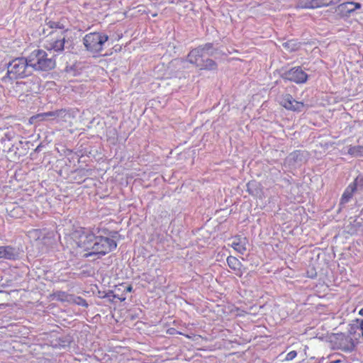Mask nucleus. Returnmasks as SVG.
<instances>
[{
    "label": "nucleus",
    "instance_id": "1",
    "mask_svg": "<svg viewBox=\"0 0 363 363\" xmlns=\"http://www.w3.org/2000/svg\"><path fill=\"white\" fill-rule=\"evenodd\" d=\"M72 238L77 245L87 251L84 257L97 255L98 258L104 256L117 247V243L113 239L101 235H96L90 228H79L72 233Z\"/></svg>",
    "mask_w": 363,
    "mask_h": 363
},
{
    "label": "nucleus",
    "instance_id": "2",
    "mask_svg": "<svg viewBox=\"0 0 363 363\" xmlns=\"http://www.w3.org/2000/svg\"><path fill=\"white\" fill-rule=\"evenodd\" d=\"M32 74L31 68L27 57H17L7 65V72L2 78L6 82L18 78H24Z\"/></svg>",
    "mask_w": 363,
    "mask_h": 363
},
{
    "label": "nucleus",
    "instance_id": "3",
    "mask_svg": "<svg viewBox=\"0 0 363 363\" xmlns=\"http://www.w3.org/2000/svg\"><path fill=\"white\" fill-rule=\"evenodd\" d=\"M27 58L32 72L33 70L47 72L55 67V60L53 57H50L43 50H34Z\"/></svg>",
    "mask_w": 363,
    "mask_h": 363
},
{
    "label": "nucleus",
    "instance_id": "4",
    "mask_svg": "<svg viewBox=\"0 0 363 363\" xmlns=\"http://www.w3.org/2000/svg\"><path fill=\"white\" fill-rule=\"evenodd\" d=\"M108 40V36L102 33L94 32L86 34L83 38V43L86 50L91 52H99L104 45Z\"/></svg>",
    "mask_w": 363,
    "mask_h": 363
},
{
    "label": "nucleus",
    "instance_id": "5",
    "mask_svg": "<svg viewBox=\"0 0 363 363\" xmlns=\"http://www.w3.org/2000/svg\"><path fill=\"white\" fill-rule=\"evenodd\" d=\"M73 117V114L70 110L62 108L55 110L53 111H48L45 113H43L40 114H38L35 116H33L30 119H39L40 121L45 120L47 118L51 119H57L61 121H67L69 118Z\"/></svg>",
    "mask_w": 363,
    "mask_h": 363
},
{
    "label": "nucleus",
    "instance_id": "6",
    "mask_svg": "<svg viewBox=\"0 0 363 363\" xmlns=\"http://www.w3.org/2000/svg\"><path fill=\"white\" fill-rule=\"evenodd\" d=\"M285 79L296 82L297 84L304 83L308 79V74L301 67H295L285 72L283 74Z\"/></svg>",
    "mask_w": 363,
    "mask_h": 363
},
{
    "label": "nucleus",
    "instance_id": "7",
    "mask_svg": "<svg viewBox=\"0 0 363 363\" xmlns=\"http://www.w3.org/2000/svg\"><path fill=\"white\" fill-rule=\"evenodd\" d=\"M16 87L18 91L25 93H38L40 91L38 78L33 77L26 82H16Z\"/></svg>",
    "mask_w": 363,
    "mask_h": 363
},
{
    "label": "nucleus",
    "instance_id": "8",
    "mask_svg": "<svg viewBox=\"0 0 363 363\" xmlns=\"http://www.w3.org/2000/svg\"><path fill=\"white\" fill-rule=\"evenodd\" d=\"M362 4L358 2L348 1L340 4L336 8V12L341 16H349L356 10L361 9Z\"/></svg>",
    "mask_w": 363,
    "mask_h": 363
},
{
    "label": "nucleus",
    "instance_id": "9",
    "mask_svg": "<svg viewBox=\"0 0 363 363\" xmlns=\"http://www.w3.org/2000/svg\"><path fill=\"white\" fill-rule=\"evenodd\" d=\"M280 103L281 105L283 106L285 108L291 111H301L303 107V103L296 101L290 94L284 95L282 97Z\"/></svg>",
    "mask_w": 363,
    "mask_h": 363
},
{
    "label": "nucleus",
    "instance_id": "10",
    "mask_svg": "<svg viewBox=\"0 0 363 363\" xmlns=\"http://www.w3.org/2000/svg\"><path fill=\"white\" fill-rule=\"evenodd\" d=\"M204 57L205 54L203 52L199 45L189 52L187 55V61L199 68L200 64H201L202 60H204Z\"/></svg>",
    "mask_w": 363,
    "mask_h": 363
},
{
    "label": "nucleus",
    "instance_id": "11",
    "mask_svg": "<svg viewBox=\"0 0 363 363\" xmlns=\"http://www.w3.org/2000/svg\"><path fill=\"white\" fill-rule=\"evenodd\" d=\"M67 43L66 40V36L63 35V36L57 39H51L48 41L46 45V48L48 50H53L57 52H61L64 50L65 48V44Z\"/></svg>",
    "mask_w": 363,
    "mask_h": 363
},
{
    "label": "nucleus",
    "instance_id": "12",
    "mask_svg": "<svg viewBox=\"0 0 363 363\" xmlns=\"http://www.w3.org/2000/svg\"><path fill=\"white\" fill-rule=\"evenodd\" d=\"M19 257L18 250L10 245L0 246V259L16 260Z\"/></svg>",
    "mask_w": 363,
    "mask_h": 363
},
{
    "label": "nucleus",
    "instance_id": "13",
    "mask_svg": "<svg viewBox=\"0 0 363 363\" xmlns=\"http://www.w3.org/2000/svg\"><path fill=\"white\" fill-rule=\"evenodd\" d=\"M247 239L246 238L236 236L233 239L230 246L238 253L243 255L247 250Z\"/></svg>",
    "mask_w": 363,
    "mask_h": 363
},
{
    "label": "nucleus",
    "instance_id": "14",
    "mask_svg": "<svg viewBox=\"0 0 363 363\" xmlns=\"http://www.w3.org/2000/svg\"><path fill=\"white\" fill-rule=\"evenodd\" d=\"M227 263L228 267L238 276L242 277L244 273L242 269V264L238 258L233 256H228L227 258Z\"/></svg>",
    "mask_w": 363,
    "mask_h": 363
},
{
    "label": "nucleus",
    "instance_id": "15",
    "mask_svg": "<svg viewBox=\"0 0 363 363\" xmlns=\"http://www.w3.org/2000/svg\"><path fill=\"white\" fill-rule=\"evenodd\" d=\"M296 7L300 9L320 8V0H298Z\"/></svg>",
    "mask_w": 363,
    "mask_h": 363
},
{
    "label": "nucleus",
    "instance_id": "16",
    "mask_svg": "<svg viewBox=\"0 0 363 363\" xmlns=\"http://www.w3.org/2000/svg\"><path fill=\"white\" fill-rule=\"evenodd\" d=\"M200 46L205 56L216 57L217 55L222 54V52L215 48L213 43H208Z\"/></svg>",
    "mask_w": 363,
    "mask_h": 363
},
{
    "label": "nucleus",
    "instance_id": "17",
    "mask_svg": "<svg viewBox=\"0 0 363 363\" xmlns=\"http://www.w3.org/2000/svg\"><path fill=\"white\" fill-rule=\"evenodd\" d=\"M356 186L354 185H352L351 184L346 188L343 194L342 195V198L340 199V205L344 206L347 203H348L352 199L353 194L356 191Z\"/></svg>",
    "mask_w": 363,
    "mask_h": 363
},
{
    "label": "nucleus",
    "instance_id": "18",
    "mask_svg": "<svg viewBox=\"0 0 363 363\" xmlns=\"http://www.w3.org/2000/svg\"><path fill=\"white\" fill-rule=\"evenodd\" d=\"M218 68L217 63L212 59L206 58L202 60L201 64H200V69H206L213 71L216 70Z\"/></svg>",
    "mask_w": 363,
    "mask_h": 363
},
{
    "label": "nucleus",
    "instance_id": "19",
    "mask_svg": "<svg viewBox=\"0 0 363 363\" xmlns=\"http://www.w3.org/2000/svg\"><path fill=\"white\" fill-rule=\"evenodd\" d=\"M347 153L353 157L363 156V146H350L348 147Z\"/></svg>",
    "mask_w": 363,
    "mask_h": 363
},
{
    "label": "nucleus",
    "instance_id": "20",
    "mask_svg": "<svg viewBox=\"0 0 363 363\" xmlns=\"http://www.w3.org/2000/svg\"><path fill=\"white\" fill-rule=\"evenodd\" d=\"M57 341V343L55 345V347L65 348L69 346L72 340L70 336H65L59 337Z\"/></svg>",
    "mask_w": 363,
    "mask_h": 363
},
{
    "label": "nucleus",
    "instance_id": "21",
    "mask_svg": "<svg viewBox=\"0 0 363 363\" xmlns=\"http://www.w3.org/2000/svg\"><path fill=\"white\" fill-rule=\"evenodd\" d=\"M360 223L354 219L352 222L350 221V223L346 225L347 233L353 235L357 233V229L359 227Z\"/></svg>",
    "mask_w": 363,
    "mask_h": 363
},
{
    "label": "nucleus",
    "instance_id": "22",
    "mask_svg": "<svg viewBox=\"0 0 363 363\" xmlns=\"http://www.w3.org/2000/svg\"><path fill=\"white\" fill-rule=\"evenodd\" d=\"M352 185H354L356 186V190H362L363 189V175H359L356 177L354 181L351 183Z\"/></svg>",
    "mask_w": 363,
    "mask_h": 363
},
{
    "label": "nucleus",
    "instance_id": "23",
    "mask_svg": "<svg viewBox=\"0 0 363 363\" xmlns=\"http://www.w3.org/2000/svg\"><path fill=\"white\" fill-rule=\"evenodd\" d=\"M283 47L289 52H293L297 49V44L293 40H289L283 43Z\"/></svg>",
    "mask_w": 363,
    "mask_h": 363
},
{
    "label": "nucleus",
    "instance_id": "24",
    "mask_svg": "<svg viewBox=\"0 0 363 363\" xmlns=\"http://www.w3.org/2000/svg\"><path fill=\"white\" fill-rule=\"evenodd\" d=\"M321 7H326L338 4L340 0H320Z\"/></svg>",
    "mask_w": 363,
    "mask_h": 363
},
{
    "label": "nucleus",
    "instance_id": "25",
    "mask_svg": "<svg viewBox=\"0 0 363 363\" xmlns=\"http://www.w3.org/2000/svg\"><path fill=\"white\" fill-rule=\"evenodd\" d=\"M47 25L50 28H58V29H65V27L64 26L59 23V22H55V21H50Z\"/></svg>",
    "mask_w": 363,
    "mask_h": 363
},
{
    "label": "nucleus",
    "instance_id": "26",
    "mask_svg": "<svg viewBox=\"0 0 363 363\" xmlns=\"http://www.w3.org/2000/svg\"><path fill=\"white\" fill-rule=\"evenodd\" d=\"M296 355H297V352L296 351H294V350L291 351L286 354V356L285 357V360L291 361V360L294 359L296 357Z\"/></svg>",
    "mask_w": 363,
    "mask_h": 363
},
{
    "label": "nucleus",
    "instance_id": "27",
    "mask_svg": "<svg viewBox=\"0 0 363 363\" xmlns=\"http://www.w3.org/2000/svg\"><path fill=\"white\" fill-rule=\"evenodd\" d=\"M77 303L79 306H84V307H87L88 306V303H86V300L82 298H80V297H78L77 298Z\"/></svg>",
    "mask_w": 363,
    "mask_h": 363
},
{
    "label": "nucleus",
    "instance_id": "28",
    "mask_svg": "<svg viewBox=\"0 0 363 363\" xmlns=\"http://www.w3.org/2000/svg\"><path fill=\"white\" fill-rule=\"evenodd\" d=\"M168 333H169L170 335H175V334L183 335V333H182L177 331L174 328H169V329L168 330Z\"/></svg>",
    "mask_w": 363,
    "mask_h": 363
},
{
    "label": "nucleus",
    "instance_id": "29",
    "mask_svg": "<svg viewBox=\"0 0 363 363\" xmlns=\"http://www.w3.org/2000/svg\"><path fill=\"white\" fill-rule=\"evenodd\" d=\"M132 290H133V287L130 285H129V286H125V288L124 289V291H125V292H131Z\"/></svg>",
    "mask_w": 363,
    "mask_h": 363
},
{
    "label": "nucleus",
    "instance_id": "30",
    "mask_svg": "<svg viewBox=\"0 0 363 363\" xmlns=\"http://www.w3.org/2000/svg\"><path fill=\"white\" fill-rule=\"evenodd\" d=\"M359 330L361 331L362 335L363 337V320L360 323Z\"/></svg>",
    "mask_w": 363,
    "mask_h": 363
},
{
    "label": "nucleus",
    "instance_id": "31",
    "mask_svg": "<svg viewBox=\"0 0 363 363\" xmlns=\"http://www.w3.org/2000/svg\"><path fill=\"white\" fill-rule=\"evenodd\" d=\"M4 137H5L6 138H7L9 140H11V138L10 137V135H9L8 133H6V134H5V135H4Z\"/></svg>",
    "mask_w": 363,
    "mask_h": 363
},
{
    "label": "nucleus",
    "instance_id": "32",
    "mask_svg": "<svg viewBox=\"0 0 363 363\" xmlns=\"http://www.w3.org/2000/svg\"><path fill=\"white\" fill-rule=\"evenodd\" d=\"M359 315L363 316V308L359 310Z\"/></svg>",
    "mask_w": 363,
    "mask_h": 363
},
{
    "label": "nucleus",
    "instance_id": "33",
    "mask_svg": "<svg viewBox=\"0 0 363 363\" xmlns=\"http://www.w3.org/2000/svg\"><path fill=\"white\" fill-rule=\"evenodd\" d=\"M40 146H38V147H36V149H35V151H39V150H40Z\"/></svg>",
    "mask_w": 363,
    "mask_h": 363
},
{
    "label": "nucleus",
    "instance_id": "34",
    "mask_svg": "<svg viewBox=\"0 0 363 363\" xmlns=\"http://www.w3.org/2000/svg\"><path fill=\"white\" fill-rule=\"evenodd\" d=\"M338 362H339V361H332L330 363H338Z\"/></svg>",
    "mask_w": 363,
    "mask_h": 363
},
{
    "label": "nucleus",
    "instance_id": "35",
    "mask_svg": "<svg viewBox=\"0 0 363 363\" xmlns=\"http://www.w3.org/2000/svg\"><path fill=\"white\" fill-rule=\"evenodd\" d=\"M67 30H64V31L62 32V33L64 34L65 32H67Z\"/></svg>",
    "mask_w": 363,
    "mask_h": 363
},
{
    "label": "nucleus",
    "instance_id": "36",
    "mask_svg": "<svg viewBox=\"0 0 363 363\" xmlns=\"http://www.w3.org/2000/svg\"><path fill=\"white\" fill-rule=\"evenodd\" d=\"M250 183H248V184H247V188H248V189H249V187H250Z\"/></svg>",
    "mask_w": 363,
    "mask_h": 363
}]
</instances>
